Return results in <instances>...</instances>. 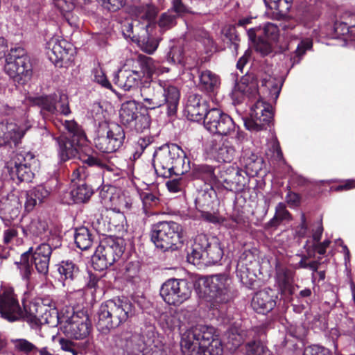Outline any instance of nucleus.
Wrapping results in <instances>:
<instances>
[{"label": "nucleus", "mask_w": 355, "mask_h": 355, "mask_svg": "<svg viewBox=\"0 0 355 355\" xmlns=\"http://www.w3.org/2000/svg\"><path fill=\"white\" fill-rule=\"evenodd\" d=\"M176 19L177 17L175 15L169 12L162 13L159 17L158 25L164 31L171 29L176 25Z\"/></svg>", "instance_id": "62"}, {"label": "nucleus", "mask_w": 355, "mask_h": 355, "mask_svg": "<svg viewBox=\"0 0 355 355\" xmlns=\"http://www.w3.org/2000/svg\"><path fill=\"white\" fill-rule=\"evenodd\" d=\"M139 199L142 203V213L148 218L157 214L161 206L160 195L158 191H152L149 189L138 191Z\"/></svg>", "instance_id": "31"}, {"label": "nucleus", "mask_w": 355, "mask_h": 355, "mask_svg": "<svg viewBox=\"0 0 355 355\" xmlns=\"http://www.w3.org/2000/svg\"><path fill=\"white\" fill-rule=\"evenodd\" d=\"M273 116L272 105L258 100L252 107L250 118L245 121V126L249 130H266L272 123Z\"/></svg>", "instance_id": "13"}, {"label": "nucleus", "mask_w": 355, "mask_h": 355, "mask_svg": "<svg viewBox=\"0 0 355 355\" xmlns=\"http://www.w3.org/2000/svg\"><path fill=\"white\" fill-rule=\"evenodd\" d=\"M195 204L197 210L200 213L214 209V201L211 194L204 191L196 198Z\"/></svg>", "instance_id": "55"}, {"label": "nucleus", "mask_w": 355, "mask_h": 355, "mask_svg": "<svg viewBox=\"0 0 355 355\" xmlns=\"http://www.w3.org/2000/svg\"><path fill=\"white\" fill-rule=\"evenodd\" d=\"M24 234L26 236H42L49 230L48 223L41 218L33 219L26 227H21Z\"/></svg>", "instance_id": "44"}, {"label": "nucleus", "mask_w": 355, "mask_h": 355, "mask_svg": "<svg viewBox=\"0 0 355 355\" xmlns=\"http://www.w3.org/2000/svg\"><path fill=\"white\" fill-rule=\"evenodd\" d=\"M35 155L31 151L20 150L17 152L15 156L11 160L10 165L27 166L33 168L37 164Z\"/></svg>", "instance_id": "49"}, {"label": "nucleus", "mask_w": 355, "mask_h": 355, "mask_svg": "<svg viewBox=\"0 0 355 355\" xmlns=\"http://www.w3.org/2000/svg\"><path fill=\"white\" fill-rule=\"evenodd\" d=\"M58 279L64 286H71L81 277L79 266L71 260H62L56 265Z\"/></svg>", "instance_id": "29"}, {"label": "nucleus", "mask_w": 355, "mask_h": 355, "mask_svg": "<svg viewBox=\"0 0 355 355\" xmlns=\"http://www.w3.org/2000/svg\"><path fill=\"white\" fill-rule=\"evenodd\" d=\"M209 151L218 162H231L235 154L234 147L227 140L211 139L209 144Z\"/></svg>", "instance_id": "32"}, {"label": "nucleus", "mask_w": 355, "mask_h": 355, "mask_svg": "<svg viewBox=\"0 0 355 355\" xmlns=\"http://www.w3.org/2000/svg\"><path fill=\"white\" fill-rule=\"evenodd\" d=\"M150 31L142 30V33L140 35H137L136 42L141 46L144 52L152 54L157 49L159 42L156 38L150 35Z\"/></svg>", "instance_id": "45"}, {"label": "nucleus", "mask_w": 355, "mask_h": 355, "mask_svg": "<svg viewBox=\"0 0 355 355\" xmlns=\"http://www.w3.org/2000/svg\"><path fill=\"white\" fill-rule=\"evenodd\" d=\"M141 79L139 71L119 69L114 78V83L125 91L137 87Z\"/></svg>", "instance_id": "36"}, {"label": "nucleus", "mask_w": 355, "mask_h": 355, "mask_svg": "<svg viewBox=\"0 0 355 355\" xmlns=\"http://www.w3.org/2000/svg\"><path fill=\"white\" fill-rule=\"evenodd\" d=\"M103 12H115L126 3V0H96Z\"/></svg>", "instance_id": "57"}, {"label": "nucleus", "mask_w": 355, "mask_h": 355, "mask_svg": "<svg viewBox=\"0 0 355 355\" xmlns=\"http://www.w3.org/2000/svg\"><path fill=\"white\" fill-rule=\"evenodd\" d=\"M334 31L337 37H342L345 41H355V28H349L336 20L334 24Z\"/></svg>", "instance_id": "52"}, {"label": "nucleus", "mask_w": 355, "mask_h": 355, "mask_svg": "<svg viewBox=\"0 0 355 355\" xmlns=\"http://www.w3.org/2000/svg\"><path fill=\"white\" fill-rule=\"evenodd\" d=\"M11 343L15 351L24 355H51V350L48 347L39 348L26 338L12 339Z\"/></svg>", "instance_id": "37"}, {"label": "nucleus", "mask_w": 355, "mask_h": 355, "mask_svg": "<svg viewBox=\"0 0 355 355\" xmlns=\"http://www.w3.org/2000/svg\"><path fill=\"white\" fill-rule=\"evenodd\" d=\"M291 219V214L286 209V205L283 202H279L275 207V214L268 222V225L270 227H276L283 220H290Z\"/></svg>", "instance_id": "51"}, {"label": "nucleus", "mask_w": 355, "mask_h": 355, "mask_svg": "<svg viewBox=\"0 0 355 355\" xmlns=\"http://www.w3.org/2000/svg\"><path fill=\"white\" fill-rule=\"evenodd\" d=\"M26 133V130L14 123H0V147L10 149L16 148Z\"/></svg>", "instance_id": "23"}, {"label": "nucleus", "mask_w": 355, "mask_h": 355, "mask_svg": "<svg viewBox=\"0 0 355 355\" xmlns=\"http://www.w3.org/2000/svg\"><path fill=\"white\" fill-rule=\"evenodd\" d=\"M252 263L246 257L241 256L238 260L236 274L241 283L248 288H252L256 282V274L251 266Z\"/></svg>", "instance_id": "33"}, {"label": "nucleus", "mask_w": 355, "mask_h": 355, "mask_svg": "<svg viewBox=\"0 0 355 355\" xmlns=\"http://www.w3.org/2000/svg\"><path fill=\"white\" fill-rule=\"evenodd\" d=\"M192 286L185 279L171 278L162 284L159 294L163 300L169 305L178 306L189 300L191 295Z\"/></svg>", "instance_id": "12"}, {"label": "nucleus", "mask_w": 355, "mask_h": 355, "mask_svg": "<svg viewBox=\"0 0 355 355\" xmlns=\"http://www.w3.org/2000/svg\"><path fill=\"white\" fill-rule=\"evenodd\" d=\"M101 276L89 270L86 277V284L85 288L86 291H90L92 295H94L97 288H98V282Z\"/></svg>", "instance_id": "64"}, {"label": "nucleus", "mask_w": 355, "mask_h": 355, "mask_svg": "<svg viewBox=\"0 0 355 355\" xmlns=\"http://www.w3.org/2000/svg\"><path fill=\"white\" fill-rule=\"evenodd\" d=\"M92 80L105 89H112V84L101 68H94L92 70Z\"/></svg>", "instance_id": "61"}, {"label": "nucleus", "mask_w": 355, "mask_h": 355, "mask_svg": "<svg viewBox=\"0 0 355 355\" xmlns=\"http://www.w3.org/2000/svg\"><path fill=\"white\" fill-rule=\"evenodd\" d=\"M204 125L211 133L223 136L231 135L236 130V124L231 116L218 108L209 110Z\"/></svg>", "instance_id": "14"}, {"label": "nucleus", "mask_w": 355, "mask_h": 355, "mask_svg": "<svg viewBox=\"0 0 355 355\" xmlns=\"http://www.w3.org/2000/svg\"><path fill=\"white\" fill-rule=\"evenodd\" d=\"M94 236L92 230L85 226L80 227L75 230L74 241L76 247L81 250L89 249L94 242Z\"/></svg>", "instance_id": "42"}, {"label": "nucleus", "mask_w": 355, "mask_h": 355, "mask_svg": "<svg viewBox=\"0 0 355 355\" xmlns=\"http://www.w3.org/2000/svg\"><path fill=\"white\" fill-rule=\"evenodd\" d=\"M277 299V294L274 290L265 288L255 293L251 301V306L257 313L265 315L276 306Z\"/></svg>", "instance_id": "24"}, {"label": "nucleus", "mask_w": 355, "mask_h": 355, "mask_svg": "<svg viewBox=\"0 0 355 355\" xmlns=\"http://www.w3.org/2000/svg\"><path fill=\"white\" fill-rule=\"evenodd\" d=\"M219 167H216L207 164H193L191 171V176L196 180H200L205 184L212 187L218 182V175L215 171Z\"/></svg>", "instance_id": "35"}, {"label": "nucleus", "mask_w": 355, "mask_h": 355, "mask_svg": "<svg viewBox=\"0 0 355 355\" xmlns=\"http://www.w3.org/2000/svg\"><path fill=\"white\" fill-rule=\"evenodd\" d=\"M247 33L249 40H254L256 37H261L271 42H277L279 35L278 27L272 23H267L263 27L257 26L250 28Z\"/></svg>", "instance_id": "39"}, {"label": "nucleus", "mask_w": 355, "mask_h": 355, "mask_svg": "<svg viewBox=\"0 0 355 355\" xmlns=\"http://www.w3.org/2000/svg\"><path fill=\"white\" fill-rule=\"evenodd\" d=\"M119 239L110 236L100 241L92 257L93 268L103 271L117 261L124 252V247Z\"/></svg>", "instance_id": "11"}, {"label": "nucleus", "mask_w": 355, "mask_h": 355, "mask_svg": "<svg viewBox=\"0 0 355 355\" xmlns=\"http://www.w3.org/2000/svg\"><path fill=\"white\" fill-rule=\"evenodd\" d=\"M267 7L279 12H286L291 9L293 0H264Z\"/></svg>", "instance_id": "58"}, {"label": "nucleus", "mask_w": 355, "mask_h": 355, "mask_svg": "<svg viewBox=\"0 0 355 355\" xmlns=\"http://www.w3.org/2000/svg\"><path fill=\"white\" fill-rule=\"evenodd\" d=\"M220 85V78L210 70H205L199 72V89L209 95L217 92Z\"/></svg>", "instance_id": "38"}, {"label": "nucleus", "mask_w": 355, "mask_h": 355, "mask_svg": "<svg viewBox=\"0 0 355 355\" xmlns=\"http://www.w3.org/2000/svg\"><path fill=\"white\" fill-rule=\"evenodd\" d=\"M261 86L266 87L270 94H275V97L277 98L281 90V87L278 86L277 80L271 76H266L260 81Z\"/></svg>", "instance_id": "63"}, {"label": "nucleus", "mask_w": 355, "mask_h": 355, "mask_svg": "<svg viewBox=\"0 0 355 355\" xmlns=\"http://www.w3.org/2000/svg\"><path fill=\"white\" fill-rule=\"evenodd\" d=\"M158 8L152 3L132 6L129 12L136 24V30L150 31L155 26V19L158 14Z\"/></svg>", "instance_id": "18"}, {"label": "nucleus", "mask_w": 355, "mask_h": 355, "mask_svg": "<svg viewBox=\"0 0 355 355\" xmlns=\"http://www.w3.org/2000/svg\"><path fill=\"white\" fill-rule=\"evenodd\" d=\"M266 346L260 340H252L245 345L246 355H263Z\"/></svg>", "instance_id": "60"}, {"label": "nucleus", "mask_w": 355, "mask_h": 355, "mask_svg": "<svg viewBox=\"0 0 355 355\" xmlns=\"http://www.w3.org/2000/svg\"><path fill=\"white\" fill-rule=\"evenodd\" d=\"M30 102L40 109V114L45 121H51L58 114L68 116L71 113L69 96L62 92L31 97Z\"/></svg>", "instance_id": "9"}, {"label": "nucleus", "mask_w": 355, "mask_h": 355, "mask_svg": "<svg viewBox=\"0 0 355 355\" xmlns=\"http://www.w3.org/2000/svg\"><path fill=\"white\" fill-rule=\"evenodd\" d=\"M139 58L140 67L141 69V72H140L141 77L146 76L148 78H151L156 72L157 67L155 62L150 57L140 55Z\"/></svg>", "instance_id": "56"}, {"label": "nucleus", "mask_w": 355, "mask_h": 355, "mask_svg": "<svg viewBox=\"0 0 355 355\" xmlns=\"http://www.w3.org/2000/svg\"><path fill=\"white\" fill-rule=\"evenodd\" d=\"M116 347L122 349L127 355H146L148 348L142 337L128 329L114 338Z\"/></svg>", "instance_id": "16"}, {"label": "nucleus", "mask_w": 355, "mask_h": 355, "mask_svg": "<svg viewBox=\"0 0 355 355\" xmlns=\"http://www.w3.org/2000/svg\"><path fill=\"white\" fill-rule=\"evenodd\" d=\"M0 314L1 318L9 322H15L23 318V311L12 287L3 286L0 289Z\"/></svg>", "instance_id": "15"}, {"label": "nucleus", "mask_w": 355, "mask_h": 355, "mask_svg": "<svg viewBox=\"0 0 355 355\" xmlns=\"http://www.w3.org/2000/svg\"><path fill=\"white\" fill-rule=\"evenodd\" d=\"M209 102L198 94H189L185 106L188 120L195 122L205 121L209 111Z\"/></svg>", "instance_id": "22"}, {"label": "nucleus", "mask_w": 355, "mask_h": 355, "mask_svg": "<svg viewBox=\"0 0 355 355\" xmlns=\"http://www.w3.org/2000/svg\"><path fill=\"white\" fill-rule=\"evenodd\" d=\"M50 194L44 186L38 185L26 193V201L24 203L25 211L31 212L37 202L42 203Z\"/></svg>", "instance_id": "40"}, {"label": "nucleus", "mask_w": 355, "mask_h": 355, "mask_svg": "<svg viewBox=\"0 0 355 355\" xmlns=\"http://www.w3.org/2000/svg\"><path fill=\"white\" fill-rule=\"evenodd\" d=\"M223 250L216 238L209 237L204 234H198L194 239L193 244L187 251V261L194 265L205 261L209 264H215L220 261Z\"/></svg>", "instance_id": "7"}, {"label": "nucleus", "mask_w": 355, "mask_h": 355, "mask_svg": "<svg viewBox=\"0 0 355 355\" xmlns=\"http://www.w3.org/2000/svg\"><path fill=\"white\" fill-rule=\"evenodd\" d=\"M63 125L69 134V138L76 140L77 143H86L87 141L84 130L75 120H65Z\"/></svg>", "instance_id": "46"}, {"label": "nucleus", "mask_w": 355, "mask_h": 355, "mask_svg": "<svg viewBox=\"0 0 355 355\" xmlns=\"http://www.w3.org/2000/svg\"><path fill=\"white\" fill-rule=\"evenodd\" d=\"M58 146V155L62 162H66L77 156L80 152V147L85 143H77L76 140L66 135H60L54 137Z\"/></svg>", "instance_id": "30"}, {"label": "nucleus", "mask_w": 355, "mask_h": 355, "mask_svg": "<svg viewBox=\"0 0 355 355\" xmlns=\"http://www.w3.org/2000/svg\"><path fill=\"white\" fill-rule=\"evenodd\" d=\"M104 220L107 223L108 229L110 231L120 230L123 227L125 217L123 212L116 211L114 209L106 211Z\"/></svg>", "instance_id": "48"}, {"label": "nucleus", "mask_w": 355, "mask_h": 355, "mask_svg": "<svg viewBox=\"0 0 355 355\" xmlns=\"http://www.w3.org/2000/svg\"><path fill=\"white\" fill-rule=\"evenodd\" d=\"M4 70L18 85H24L31 80L33 73V64L24 49L17 47L10 49L6 56Z\"/></svg>", "instance_id": "8"}, {"label": "nucleus", "mask_w": 355, "mask_h": 355, "mask_svg": "<svg viewBox=\"0 0 355 355\" xmlns=\"http://www.w3.org/2000/svg\"><path fill=\"white\" fill-rule=\"evenodd\" d=\"M46 308L44 314H42V318H40L41 326L46 324L51 327L56 326L59 322L58 310L54 305L47 303V301H46Z\"/></svg>", "instance_id": "54"}, {"label": "nucleus", "mask_w": 355, "mask_h": 355, "mask_svg": "<svg viewBox=\"0 0 355 355\" xmlns=\"http://www.w3.org/2000/svg\"><path fill=\"white\" fill-rule=\"evenodd\" d=\"M78 156L82 163V165L78 167H83L87 173V177H89L87 167L98 168L102 170L103 178L106 176L107 173H114L117 170V168L113 164H110L107 159L100 157L96 152L90 148H85L84 150L81 149Z\"/></svg>", "instance_id": "21"}, {"label": "nucleus", "mask_w": 355, "mask_h": 355, "mask_svg": "<svg viewBox=\"0 0 355 355\" xmlns=\"http://www.w3.org/2000/svg\"><path fill=\"white\" fill-rule=\"evenodd\" d=\"M46 300L41 302H31L28 306H24V320L33 329L41 327L40 318L44 314L46 310Z\"/></svg>", "instance_id": "34"}, {"label": "nucleus", "mask_w": 355, "mask_h": 355, "mask_svg": "<svg viewBox=\"0 0 355 355\" xmlns=\"http://www.w3.org/2000/svg\"><path fill=\"white\" fill-rule=\"evenodd\" d=\"M254 45L255 50L259 52L263 56L269 55L272 51V44L271 42L256 37L254 40H250Z\"/></svg>", "instance_id": "59"}, {"label": "nucleus", "mask_w": 355, "mask_h": 355, "mask_svg": "<svg viewBox=\"0 0 355 355\" xmlns=\"http://www.w3.org/2000/svg\"><path fill=\"white\" fill-rule=\"evenodd\" d=\"M9 172L12 179L16 176L19 182H31L35 177L33 168L26 165H11L9 167Z\"/></svg>", "instance_id": "47"}, {"label": "nucleus", "mask_w": 355, "mask_h": 355, "mask_svg": "<svg viewBox=\"0 0 355 355\" xmlns=\"http://www.w3.org/2000/svg\"><path fill=\"white\" fill-rule=\"evenodd\" d=\"M313 46V42L310 39L302 40L297 44V46L294 52L291 55L290 62L291 67L295 64H299L303 56L306 54L307 50H309Z\"/></svg>", "instance_id": "50"}, {"label": "nucleus", "mask_w": 355, "mask_h": 355, "mask_svg": "<svg viewBox=\"0 0 355 355\" xmlns=\"http://www.w3.org/2000/svg\"><path fill=\"white\" fill-rule=\"evenodd\" d=\"M64 332L79 340L86 338L90 333L92 325L88 317L81 318L78 315L69 318L64 325Z\"/></svg>", "instance_id": "25"}, {"label": "nucleus", "mask_w": 355, "mask_h": 355, "mask_svg": "<svg viewBox=\"0 0 355 355\" xmlns=\"http://www.w3.org/2000/svg\"><path fill=\"white\" fill-rule=\"evenodd\" d=\"M32 252L33 247H30L27 251L21 254L19 261L15 262L22 279L27 282H30L34 273Z\"/></svg>", "instance_id": "41"}, {"label": "nucleus", "mask_w": 355, "mask_h": 355, "mask_svg": "<svg viewBox=\"0 0 355 355\" xmlns=\"http://www.w3.org/2000/svg\"><path fill=\"white\" fill-rule=\"evenodd\" d=\"M139 113L136 101H129L125 102L122 104L119 111L120 121L127 128L135 119Z\"/></svg>", "instance_id": "43"}, {"label": "nucleus", "mask_w": 355, "mask_h": 355, "mask_svg": "<svg viewBox=\"0 0 355 355\" xmlns=\"http://www.w3.org/2000/svg\"><path fill=\"white\" fill-rule=\"evenodd\" d=\"M46 48L48 57L55 66L62 67L64 63L71 61L73 49L67 40L53 37L46 43Z\"/></svg>", "instance_id": "20"}, {"label": "nucleus", "mask_w": 355, "mask_h": 355, "mask_svg": "<svg viewBox=\"0 0 355 355\" xmlns=\"http://www.w3.org/2000/svg\"><path fill=\"white\" fill-rule=\"evenodd\" d=\"M52 251V247L47 243H42L35 248L33 247V261L39 274L44 276L48 275Z\"/></svg>", "instance_id": "28"}, {"label": "nucleus", "mask_w": 355, "mask_h": 355, "mask_svg": "<svg viewBox=\"0 0 355 355\" xmlns=\"http://www.w3.org/2000/svg\"><path fill=\"white\" fill-rule=\"evenodd\" d=\"M97 315V329L102 334H107L134 316L135 305L125 297H115L103 302Z\"/></svg>", "instance_id": "4"}, {"label": "nucleus", "mask_w": 355, "mask_h": 355, "mask_svg": "<svg viewBox=\"0 0 355 355\" xmlns=\"http://www.w3.org/2000/svg\"><path fill=\"white\" fill-rule=\"evenodd\" d=\"M143 105L146 110L166 107L169 117L177 114L180 99V89L168 81L146 82L140 88Z\"/></svg>", "instance_id": "1"}, {"label": "nucleus", "mask_w": 355, "mask_h": 355, "mask_svg": "<svg viewBox=\"0 0 355 355\" xmlns=\"http://www.w3.org/2000/svg\"><path fill=\"white\" fill-rule=\"evenodd\" d=\"M248 182L249 178L244 170L238 166H230L219 171L218 182L228 191L241 192L244 190Z\"/></svg>", "instance_id": "19"}, {"label": "nucleus", "mask_w": 355, "mask_h": 355, "mask_svg": "<svg viewBox=\"0 0 355 355\" xmlns=\"http://www.w3.org/2000/svg\"><path fill=\"white\" fill-rule=\"evenodd\" d=\"M150 124V117L148 114L139 112L135 119L126 128L130 131L137 133L143 132L145 130L149 128Z\"/></svg>", "instance_id": "53"}, {"label": "nucleus", "mask_w": 355, "mask_h": 355, "mask_svg": "<svg viewBox=\"0 0 355 355\" xmlns=\"http://www.w3.org/2000/svg\"><path fill=\"white\" fill-rule=\"evenodd\" d=\"M125 139L123 128L118 123H110L99 126L94 145L102 153H112L123 146Z\"/></svg>", "instance_id": "10"}, {"label": "nucleus", "mask_w": 355, "mask_h": 355, "mask_svg": "<svg viewBox=\"0 0 355 355\" xmlns=\"http://www.w3.org/2000/svg\"><path fill=\"white\" fill-rule=\"evenodd\" d=\"M295 272L279 263L275 266V282L280 293L284 296H291L295 293Z\"/></svg>", "instance_id": "26"}, {"label": "nucleus", "mask_w": 355, "mask_h": 355, "mask_svg": "<svg viewBox=\"0 0 355 355\" xmlns=\"http://www.w3.org/2000/svg\"><path fill=\"white\" fill-rule=\"evenodd\" d=\"M247 177L264 178L268 174L263 158L252 152H245L241 159Z\"/></svg>", "instance_id": "27"}, {"label": "nucleus", "mask_w": 355, "mask_h": 355, "mask_svg": "<svg viewBox=\"0 0 355 355\" xmlns=\"http://www.w3.org/2000/svg\"><path fill=\"white\" fill-rule=\"evenodd\" d=\"M73 189L71 191L75 203L87 202L94 193V189L89 184V178L83 167H76L71 174Z\"/></svg>", "instance_id": "17"}, {"label": "nucleus", "mask_w": 355, "mask_h": 355, "mask_svg": "<svg viewBox=\"0 0 355 355\" xmlns=\"http://www.w3.org/2000/svg\"><path fill=\"white\" fill-rule=\"evenodd\" d=\"M150 241L162 252L175 251L183 245L182 229L174 221H160L152 226Z\"/></svg>", "instance_id": "5"}, {"label": "nucleus", "mask_w": 355, "mask_h": 355, "mask_svg": "<svg viewBox=\"0 0 355 355\" xmlns=\"http://www.w3.org/2000/svg\"><path fill=\"white\" fill-rule=\"evenodd\" d=\"M232 284L230 275L226 273L205 277L202 284L204 297L213 305L227 303L236 295Z\"/></svg>", "instance_id": "6"}, {"label": "nucleus", "mask_w": 355, "mask_h": 355, "mask_svg": "<svg viewBox=\"0 0 355 355\" xmlns=\"http://www.w3.org/2000/svg\"><path fill=\"white\" fill-rule=\"evenodd\" d=\"M153 164L158 176L168 178L180 176L190 171V160L180 146L166 144L155 150Z\"/></svg>", "instance_id": "3"}, {"label": "nucleus", "mask_w": 355, "mask_h": 355, "mask_svg": "<svg viewBox=\"0 0 355 355\" xmlns=\"http://www.w3.org/2000/svg\"><path fill=\"white\" fill-rule=\"evenodd\" d=\"M184 355H223V347L212 327L196 325L182 334L180 341Z\"/></svg>", "instance_id": "2"}]
</instances>
